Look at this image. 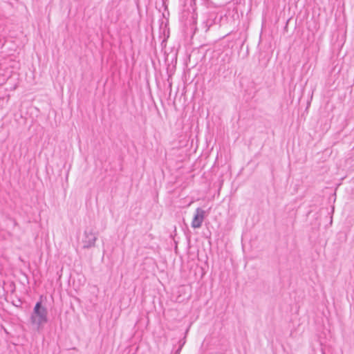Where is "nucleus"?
I'll return each mask as SVG.
<instances>
[{"label": "nucleus", "instance_id": "f257e3e1", "mask_svg": "<svg viewBox=\"0 0 354 354\" xmlns=\"http://www.w3.org/2000/svg\"><path fill=\"white\" fill-rule=\"evenodd\" d=\"M48 311L46 308L42 306L41 302L36 303L30 316V322L37 330H40L48 322Z\"/></svg>", "mask_w": 354, "mask_h": 354}, {"label": "nucleus", "instance_id": "f03ea898", "mask_svg": "<svg viewBox=\"0 0 354 354\" xmlns=\"http://www.w3.org/2000/svg\"><path fill=\"white\" fill-rule=\"evenodd\" d=\"M97 239V234L94 232L92 229L86 228L82 238V248L88 249L95 245Z\"/></svg>", "mask_w": 354, "mask_h": 354}, {"label": "nucleus", "instance_id": "20e7f679", "mask_svg": "<svg viewBox=\"0 0 354 354\" xmlns=\"http://www.w3.org/2000/svg\"><path fill=\"white\" fill-rule=\"evenodd\" d=\"M184 344H185V342H183L182 344L180 345L179 348L176 350L175 354H180V351H181L182 347H183Z\"/></svg>", "mask_w": 354, "mask_h": 354}, {"label": "nucleus", "instance_id": "39448f33", "mask_svg": "<svg viewBox=\"0 0 354 354\" xmlns=\"http://www.w3.org/2000/svg\"><path fill=\"white\" fill-rule=\"evenodd\" d=\"M330 224H332V216H330Z\"/></svg>", "mask_w": 354, "mask_h": 354}, {"label": "nucleus", "instance_id": "7ed1b4c3", "mask_svg": "<svg viewBox=\"0 0 354 354\" xmlns=\"http://www.w3.org/2000/svg\"><path fill=\"white\" fill-rule=\"evenodd\" d=\"M205 216V212L203 209L196 208L192 221V227L194 229L200 228L202 226Z\"/></svg>", "mask_w": 354, "mask_h": 354}]
</instances>
